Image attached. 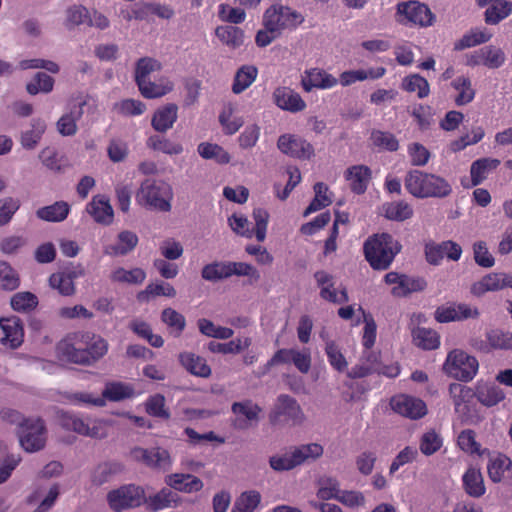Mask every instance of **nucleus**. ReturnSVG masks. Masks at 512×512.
Wrapping results in <instances>:
<instances>
[{
	"label": "nucleus",
	"instance_id": "e2e57ef3",
	"mask_svg": "<svg viewBox=\"0 0 512 512\" xmlns=\"http://www.w3.org/2000/svg\"><path fill=\"white\" fill-rule=\"evenodd\" d=\"M293 452L298 465H301L305 461L319 458L323 454V447L318 443H310L296 447Z\"/></svg>",
	"mask_w": 512,
	"mask_h": 512
},
{
	"label": "nucleus",
	"instance_id": "dca6fc26",
	"mask_svg": "<svg viewBox=\"0 0 512 512\" xmlns=\"http://www.w3.org/2000/svg\"><path fill=\"white\" fill-rule=\"evenodd\" d=\"M281 417L292 421L293 424H300L305 418L297 401L288 395H280L277 398L271 419L273 422H277Z\"/></svg>",
	"mask_w": 512,
	"mask_h": 512
},
{
	"label": "nucleus",
	"instance_id": "6e6552de",
	"mask_svg": "<svg viewBox=\"0 0 512 512\" xmlns=\"http://www.w3.org/2000/svg\"><path fill=\"white\" fill-rule=\"evenodd\" d=\"M405 188L407 192H450L444 179L418 170L407 173Z\"/></svg>",
	"mask_w": 512,
	"mask_h": 512
},
{
	"label": "nucleus",
	"instance_id": "cd10ccee",
	"mask_svg": "<svg viewBox=\"0 0 512 512\" xmlns=\"http://www.w3.org/2000/svg\"><path fill=\"white\" fill-rule=\"evenodd\" d=\"M477 400L486 407H492L505 399L502 388L493 383L479 384L475 392Z\"/></svg>",
	"mask_w": 512,
	"mask_h": 512
},
{
	"label": "nucleus",
	"instance_id": "4be33fe9",
	"mask_svg": "<svg viewBox=\"0 0 512 512\" xmlns=\"http://www.w3.org/2000/svg\"><path fill=\"white\" fill-rule=\"evenodd\" d=\"M165 483L170 489L187 494L198 492L204 486L200 478L188 473L169 474L165 477Z\"/></svg>",
	"mask_w": 512,
	"mask_h": 512
},
{
	"label": "nucleus",
	"instance_id": "69168bd1",
	"mask_svg": "<svg viewBox=\"0 0 512 512\" xmlns=\"http://www.w3.org/2000/svg\"><path fill=\"white\" fill-rule=\"evenodd\" d=\"M109 507L115 512H121L128 507V487L121 486L110 491L107 495Z\"/></svg>",
	"mask_w": 512,
	"mask_h": 512
},
{
	"label": "nucleus",
	"instance_id": "c756f323",
	"mask_svg": "<svg viewBox=\"0 0 512 512\" xmlns=\"http://www.w3.org/2000/svg\"><path fill=\"white\" fill-rule=\"evenodd\" d=\"M141 94L148 99L159 98L173 89V83L167 77H160L152 81L151 79L138 85Z\"/></svg>",
	"mask_w": 512,
	"mask_h": 512
},
{
	"label": "nucleus",
	"instance_id": "a18cd8bd",
	"mask_svg": "<svg viewBox=\"0 0 512 512\" xmlns=\"http://www.w3.org/2000/svg\"><path fill=\"white\" fill-rule=\"evenodd\" d=\"M382 212L387 219L394 221H404L413 214L412 208L402 201L384 204Z\"/></svg>",
	"mask_w": 512,
	"mask_h": 512
},
{
	"label": "nucleus",
	"instance_id": "c85d7f7f",
	"mask_svg": "<svg viewBox=\"0 0 512 512\" xmlns=\"http://www.w3.org/2000/svg\"><path fill=\"white\" fill-rule=\"evenodd\" d=\"M180 500L177 493L169 488H163L153 496L148 497L147 507L152 511H160L177 507Z\"/></svg>",
	"mask_w": 512,
	"mask_h": 512
},
{
	"label": "nucleus",
	"instance_id": "b1692460",
	"mask_svg": "<svg viewBox=\"0 0 512 512\" xmlns=\"http://www.w3.org/2000/svg\"><path fill=\"white\" fill-rule=\"evenodd\" d=\"M86 210L97 223L109 225L113 220V209L104 195H96Z\"/></svg>",
	"mask_w": 512,
	"mask_h": 512
},
{
	"label": "nucleus",
	"instance_id": "5fc2aeb1",
	"mask_svg": "<svg viewBox=\"0 0 512 512\" xmlns=\"http://www.w3.org/2000/svg\"><path fill=\"white\" fill-rule=\"evenodd\" d=\"M11 307L17 312H29L38 305V298L35 294L24 291L14 294L11 298Z\"/></svg>",
	"mask_w": 512,
	"mask_h": 512
},
{
	"label": "nucleus",
	"instance_id": "864d4df0",
	"mask_svg": "<svg viewBox=\"0 0 512 512\" xmlns=\"http://www.w3.org/2000/svg\"><path fill=\"white\" fill-rule=\"evenodd\" d=\"M511 466V459L503 454H499L492 458L488 464V474L490 479L495 483L500 482L504 473L509 470Z\"/></svg>",
	"mask_w": 512,
	"mask_h": 512
},
{
	"label": "nucleus",
	"instance_id": "7c9ffc66",
	"mask_svg": "<svg viewBox=\"0 0 512 512\" xmlns=\"http://www.w3.org/2000/svg\"><path fill=\"white\" fill-rule=\"evenodd\" d=\"M175 295L176 290L170 283L158 280L148 284L144 290L140 291L137 294V300L145 303L158 296L173 298Z\"/></svg>",
	"mask_w": 512,
	"mask_h": 512
},
{
	"label": "nucleus",
	"instance_id": "20e7f679",
	"mask_svg": "<svg viewBox=\"0 0 512 512\" xmlns=\"http://www.w3.org/2000/svg\"><path fill=\"white\" fill-rule=\"evenodd\" d=\"M478 360L461 349L451 350L443 364V371L459 381L469 382L477 374Z\"/></svg>",
	"mask_w": 512,
	"mask_h": 512
},
{
	"label": "nucleus",
	"instance_id": "0e129e2a",
	"mask_svg": "<svg viewBox=\"0 0 512 512\" xmlns=\"http://www.w3.org/2000/svg\"><path fill=\"white\" fill-rule=\"evenodd\" d=\"M202 278L207 281H218L229 278L228 262H214L202 269Z\"/></svg>",
	"mask_w": 512,
	"mask_h": 512
},
{
	"label": "nucleus",
	"instance_id": "39448f33",
	"mask_svg": "<svg viewBox=\"0 0 512 512\" xmlns=\"http://www.w3.org/2000/svg\"><path fill=\"white\" fill-rule=\"evenodd\" d=\"M20 446L29 453L42 450L47 441V428L40 418L23 419L18 425Z\"/></svg>",
	"mask_w": 512,
	"mask_h": 512
},
{
	"label": "nucleus",
	"instance_id": "9d476101",
	"mask_svg": "<svg viewBox=\"0 0 512 512\" xmlns=\"http://www.w3.org/2000/svg\"><path fill=\"white\" fill-rule=\"evenodd\" d=\"M280 363H293L299 372L306 374L311 368L310 349L303 348L299 350L291 348L278 350L265 365L263 373L267 372L272 366Z\"/></svg>",
	"mask_w": 512,
	"mask_h": 512
},
{
	"label": "nucleus",
	"instance_id": "5701e85b",
	"mask_svg": "<svg viewBox=\"0 0 512 512\" xmlns=\"http://www.w3.org/2000/svg\"><path fill=\"white\" fill-rule=\"evenodd\" d=\"M344 178L351 192H366L372 179V171L366 165H353L345 170Z\"/></svg>",
	"mask_w": 512,
	"mask_h": 512
},
{
	"label": "nucleus",
	"instance_id": "f257e3e1",
	"mask_svg": "<svg viewBox=\"0 0 512 512\" xmlns=\"http://www.w3.org/2000/svg\"><path fill=\"white\" fill-rule=\"evenodd\" d=\"M107 352V343L100 336L85 333L76 343L60 342L57 354L63 361L76 364H90Z\"/></svg>",
	"mask_w": 512,
	"mask_h": 512
},
{
	"label": "nucleus",
	"instance_id": "79ce46f5",
	"mask_svg": "<svg viewBox=\"0 0 512 512\" xmlns=\"http://www.w3.org/2000/svg\"><path fill=\"white\" fill-rule=\"evenodd\" d=\"M401 88L409 93H417L418 98L422 99L430 94V85L428 81L420 74H410L403 78Z\"/></svg>",
	"mask_w": 512,
	"mask_h": 512
},
{
	"label": "nucleus",
	"instance_id": "4468645a",
	"mask_svg": "<svg viewBox=\"0 0 512 512\" xmlns=\"http://www.w3.org/2000/svg\"><path fill=\"white\" fill-rule=\"evenodd\" d=\"M462 255V248L454 241L447 240L439 244L430 242L425 245V257L429 264L439 265L444 257L458 261Z\"/></svg>",
	"mask_w": 512,
	"mask_h": 512
},
{
	"label": "nucleus",
	"instance_id": "ddd939ff",
	"mask_svg": "<svg viewBox=\"0 0 512 512\" xmlns=\"http://www.w3.org/2000/svg\"><path fill=\"white\" fill-rule=\"evenodd\" d=\"M231 410L235 416L233 426L237 430H247L259 422L261 408L251 400L235 402Z\"/></svg>",
	"mask_w": 512,
	"mask_h": 512
},
{
	"label": "nucleus",
	"instance_id": "774afa93",
	"mask_svg": "<svg viewBox=\"0 0 512 512\" xmlns=\"http://www.w3.org/2000/svg\"><path fill=\"white\" fill-rule=\"evenodd\" d=\"M159 251L164 259L173 261L183 255L184 249L179 241L173 238H167L160 243Z\"/></svg>",
	"mask_w": 512,
	"mask_h": 512
},
{
	"label": "nucleus",
	"instance_id": "aec40b11",
	"mask_svg": "<svg viewBox=\"0 0 512 512\" xmlns=\"http://www.w3.org/2000/svg\"><path fill=\"white\" fill-rule=\"evenodd\" d=\"M274 103L282 110L297 113L306 108V103L299 93L290 87H277L273 92Z\"/></svg>",
	"mask_w": 512,
	"mask_h": 512
},
{
	"label": "nucleus",
	"instance_id": "4d7b16f0",
	"mask_svg": "<svg viewBox=\"0 0 512 512\" xmlns=\"http://www.w3.org/2000/svg\"><path fill=\"white\" fill-rule=\"evenodd\" d=\"M54 79L44 72L36 73L33 81L26 85V90L30 95H36L40 92L49 93L53 90Z\"/></svg>",
	"mask_w": 512,
	"mask_h": 512
},
{
	"label": "nucleus",
	"instance_id": "ea45409f",
	"mask_svg": "<svg viewBox=\"0 0 512 512\" xmlns=\"http://www.w3.org/2000/svg\"><path fill=\"white\" fill-rule=\"evenodd\" d=\"M492 34L486 29H472L455 42L454 50L461 51L488 42Z\"/></svg>",
	"mask_w": 512,
	"mask_h": 512
},
{
	"label": "nucleus",
	"instance_id": "1a4fd4ad",
	"mask_svg": "<svg viewBox=\"0 0 512 512\" xmlns=\"http://www.w3.org/2000/svg\"><path fill=\"white\" fill-rule=\"evenodd\" d=\"M130 457L151 469L162 472L169 471L173 464L170 452L163 447L134 448L130 450Z\"/></svg>",
	"mask_w": 512,
	"mask_h": 512
},
{
	"label": "nucleus",
	"instance_id": "423d86ee",
	"mask_svg": "<svg viewBox=\"0 0 512 512\" xmlns=\"http://www.w3.org/2000/svg\"><path fill=\"white\" fill-rule=\"evenodd\" d=\"M263 19L280 35L283 31L296 30L305 21V17L300 12L282 4H274L268 7L263 14Z\"/></svg>",
	"mask_w": 512,
	"mask_h": 512
},
{
	"label": "nucleus",
	"instance_id": "f03ea898",
	"mask_svg": "<svg viewBox=\"0 0 512 512\" xmlns=\"http://www.w3.org/2000/svg\"><path fill=\"white\" fill-rule=\"evenodd\" d=\"M401 245L387 234L374 235L364 243V253L372 268L385 270L400 252Z\"/></svg>",
	"mask_w": 512,
	"mask_h": 512
},
{
	"label": "nucleus",
	"instance_id": "37998d69",
	"mask_svg": "<svg viewBox=\"0 0 512 512\" xmlns=\"http://www.w3.org/2000/svg\"><path fill=\"white\" fill-rule=\"evenodd\" d=\"M252 343L251 338H236L226 343L210 342L209 350L214 353L238 354L247 349Z\"/></svg>",
	"mask_w": 512,
	"mask_h": 512
},
{
	"label": "nucleus",
	"instance_id": "052dcab7",
	"mask_svg": "<svg viewBox=\"0 0 512 512\" xmlns=\"http://www.w3.org/2000/svg\"><path fill=\"white\" fill-rule=\"evenodd\" d=\"M442 444L443 439L440 434L435 430H429L422 435L419 448L424 455L430 456L436 453Z\"/></svg>",
	"mask_w": 512,
	"mask_h": 512
},
{
	"label": "nucleus",
	"instance_id": "6ab92c4d",
	"mask_svg": "<svg viewBox=\"0 0 512 512\" xmlns=\"http://www.w3.org/2000/svg\"><path fill=\"white\" fill-rule=\"evenodd\" d=\"M505 287L512 288V274L490 273L472 285L471 293L481 296L486 292L497 291Z\"/></svg>",
	"mask_w": 512,
	"mask_h": 512
},
{
	"label": "nucleus",
	"instance_id": "f8f14e48",
	"mask_svg": "<svg viewBox=\"0 0 512 512\" xmlns=\"http://www.w3.org/2000/svg\"><path fill=\"white\" fill-rule=\"evenodd\" d=\"M384 281L392 285L391 293L395 297H404L412 292H419L426 288V281L423 278L409 277L397 272H389L385 275Z\"/></svg>",
	"mask_w": 512,
	"mask_h": 512
},
{
	"label": "nucleus",
	"instance_id": "8fccbe9b",
	"mask_svg": "<svg viewBox=\"0 0 512 512\" xmlns=\"http://www.w3.org/2000/svg\"><path fill=\"white\" fill-rule=\"evenodd\" d=\"M491 351L512 350V334L500 329H492L486 332Z\"/></svg>",
	"mask_w": 512,
	"mask_h": 512
},
{
	"label": "nucleus",
	"instance_id": "bb28decb",
	"mask_svg": "<svg viewBox=\"0 0 512 512\" xmlns=\"http://www.w3.org/2000/svg\"><path fill=\"white\" fill-rule=\"evenodd\" d=\"M500 160L491 157H484L475 160L470 167L471 181L474 186L482 183L488 175L500 165Z\"/></svg>",
	"mask_w": 512,
	"mask_h": 512
},
{
	"label": "nucleus",
	"instance_id": "4c0bfd02",
	"mask_svg": "<svg viewBox=\"0 0 512 512\" xmlns=\"http://www.w3.org/2000/svg\"><path fill=\"white\" fill-rule=\"evenodd\" d=\"M162 64L151 57H143L139 59L135 67V81L137 85L148 81L152 78V75L156 72H160Z\"/></svg>",
	"mask_w": 512,
	"mask_h": 512
},
{
	"label": "nucleus",
	"instance_id": "de8ad7c7",
	"mask_svg": "<svg viewBox=\"0 0 512 512\" xmlns=\"http://www.w3.org/2000/svg\"><path fill=\"white\" fill-rule=\"evenodd\" d=\"M200 332L208 337L226 340L233 336L234 331L231 328L217 326L212 321L202 318L198 321Z\"/></svg>",
	"mask_w": 512,
	"mask_h": 512
},
{
	"label": "nucleus",
	"instance_id": "13d9d810",
	"mask_svg": "<svg viewBox=\"0 0 512 512\" xmlns=\"http://www.w3.org/2000/svg\"><path fill=\"white\" fill-rule=\"evenodd\" d=\"M165 401V397L162 394L150 396L145 403L146 412L153 417L161 419L170 418V412L165 405Z\"/></svg>",
	"mask_w": 512,
	"mask_h": 512
},
{
	"label": "nucleus",
	"instance_id": "49530a36",
	"mask_svg": "<svg viewBox=\"0 0 512 512\" xmlns=\"http://www.w3.org/2000/svg\"><path fill=\"white\" fill-rule=\"evenodd\" d=\"M261 501L258 491L250 490L243 492L235 501L231 512H254Z\"/></svg>",
	"mask_w": 512,
	"mask_h": 512
},
{
	"label": "nucleus",
	"instance_id": "393cba45",
	"mask_svg": "<svg viewBox=\"0 0 512 512\" xmlns=\"http://www.w3.org/2000/svg\"><path fill=\"white\" fill-rule=\"evenodd\" d=\"M451 88L457 92L454 102L457 106H464L471 103L476 95L469 76L461 75L454 78L450 83Z\"/></svg>",
	"mask_w": 512,
	"mask_h": 512
},
{
	"label": "nucleus",
	"instance_id": "58836bf2",
	"mask_svg": "<svg viewBox=\"0 0 512 512\" xmlns=\"http://www.w3.org/2000/svg\"><path fill=\"white\" fill-rule=\"evenodd\" d=\"M412 338L414 344L424 350H433L439 347L440 339L436 331L417 327L412 331Z\"/></svg>",
	"mask_w": 512,
	"mask_h": 512
},
{
	"label": "nucleus",
	"instance_id": "412c9836",
	"mask_svg": "<svg viewBox=\"0 0 512 512\" xmlns=\"http://www.w3.org/2000/svg\"><path fill=\"white\" fill-rule=\"evenodd\" d=\"M0 327L3 332L1 342L5 346L15 349L22 344L24 331L21 320L18 317L1 318Z\"/></svg>",
	"mask_w": 512,
	"mask_h": 512
},
{
	"label": "nucleus",
	"instance_id": "2f4dec72",
	"mask_svg": "<svg viewBox=\"0 0 512 512\" xmlns=\"http://www.w3.org/2000/svg\"><path fill=\"white\" fill-rule=\"evenodd\" d=\"M512 14V1L495 0L484 12V20L488 25H497Z\"/></svg>",
	"mask_w": 512,
	"mask_h": 512
},
{
	"label": "nucleus",
	"instance_id": "3c124183",
	"mask_svg": "<svg viewBox=\"0 0 512 512\" xmlns=\"http://www.w3.org/2000/svg\"><path fill=\"white\" fill-rule=\"evenodd\" d=\"M370 139L373 146L381 150L395 152L399 148V141L391 132L373 130Z\"/></svg>",
	"mask_w": 512,
	"mask_h": 512
},
{
	"label": "nucleus",
	"instance_id": "bf43d9fd",
	"mask_svg": "<svg viewBox=\"0 0 512 512\" xmlns=\"http://www.w3.org/2000/svg\"><path fill=\"white\" fill-rule=\"evenodd\" d=\"M148 146L154 150L161 151L169 155L182 153L183 147L180 143H175L162 136H151L148 139Z\"/></svg>",
	"mask_w": 512,
	"mask_h": 512
},
{
	"label": "nucleus",
	"instance_id": "603ef678",
	"mask_svg": "<svg viewBox=\"0 0 512 512\" xmlns=\"http://www.w3.org/2000/svg\"><path fill=\"white\" fill-rule=\"evenodd\" d=\"M69 212V206L65 202H56L53 205L43 207L37 211V215L39 218L51 221V222H59L64 220Z\"/></svg>",
	"mask_w": 512,
	"mask_h": 512
},
{
	"label": "nucleus",
	"instance_id": "9b49d317",
	"mask_svg": "<svg viewBox=\"0 0 512 512\" xmlns=\"http://www.w3.org/2000/svg\"><path fill=\"white\" fill-rule=\"evenodd\" d=\"M277 147L283 154L299 160H310L314 156L313 145L295 134L279 136Z\"/></svg>",
	"mask_w": 512,
	"mask_h": 512
},
{
	"label": "nucleus",
	"instance_id": "09e8293b",
	"mask_svg": "<svg viewBox=\"0 0 512 512\" xmlns=\"http://www.w3.org/2000/svg\"><path fill=\"white\" fill-rule=\"evenodd\" d=\"M325 353L329 364L338 372H347L348 362L341 352L339 346L334 341H327L325 344Z\"/></svg>",
	"mask_w": 512,
	"mask_h": 512
},
{
	"label": "nucleus",
	"instance_id": "6e6d98bb",
	"mask_svg": "<svg viewBox=\"0 0 512 512\" xmlns=\"http://www.w3.org/2000/svg\"><path fill=\"white\" fill-rule=\"evenodd\" d=\"M18 273L5 261H0V289L12 291L19 287Z\"/></svg>",
	"mask_w": 512,
	"mask_h": 512
},
{
	"label": "nucleus",
	"instance_id": "c9c22d12",
	"mask_svg": "<svg viewBox=\"0 0 512 512\" xmlns=\"http://www.w3.org/2000/svg\"><path fill=\"white\" fill-rule=\"evenodd\" d=\"M215 34L223 44L231 49H237L244 43V31L237 26H218Z\"/></svg>",
	"mask_w": 512,
	"mask_h": 512
},
{
	"label": "nucleus",
	"instance_id": "c03bdc74",
	"mask_svg": "<svg viewBox=\"0 0 512 512\" xmlns=\"http://www.w3.org/2000/svg\"><path fill=\"white\" fill-rule=\"evenodd\" d=\"M49 285L63 296H72L75 293L74 275L72 273L57 272L49 277Z\"/></svg>",
	"mask_w": 512,
	"mask_h": 512
},
{
	"label": "nucleus",
	"instance_id": "72a5a7b5",
	"mask_svg": "<svg viewBox=\"0 0 512 512\" xmlns=\"http://www.w3.org/2000/svg\"><path fill=\"white\" fill-rule=\"evenodd\" d=\"M258 76V69L254 65L241 66L234 76L232 84V92L240 94L249 88Z\"/></svg>",
	"mask_w": 512,
	"mask_h": 512
},
{
	"label": "nucleus",
	"instance_id": "a878e982",
	"mask_svg": "<svg viewBox=\"0 0 512 512\" xmlns=\"http://www.w3.org/2000/svg\"><path fill=\"white\" fill-rule=\"evenodd\" d=\"M178 107L174 103L158 108L152 118V126L158 132H166L177 120Z\"/></svg>",
	"mask_w": 512,
	"mask_h": 512
},
{
	"label": "nucleus",
	"instance_id": "2eb2a0df",
	"mask_svg": "<svg viewBox=\"0 0 512 512\" xmlns=\"http://www.w3.org/2000/svg\"><path fill=\"white\" fill-rule=\"evenodd\" d=\"M390 405L396 413L414 420L420 419L427 414V407L424 401L406 394L392 397Z\"/></svg>",
	"mask_w": 512,
	"mask_h": 512
},
{
	"label": "nucleus",
	"instance_id": "f704fd0d",
	"mask_svg": "<svg viewBox=\"0 0 512 512\" xmlns=\"http://www.w3.org/2000/svg\"><path fill=\"white\" fill-rule=\"evenodd\" d=\"M179 360L182 366L191 374L198 377H209L211 369L206 361L193 353L185 352L180 354Z\"/></svg>",
	"mask_w": 512,
	"mask_h": 512
},
{
	"label": "nucleus",
	"instance_id": "e433bc0d",
	"mask_svg": "<svg viewBox=\"0 0 512 512\" xmlns=\"http://www.w3.org/2000/svg\"><path fill=\"white\" fill-rule=\"evenodd\" d=\"M138 203L151 211L168 212L171 209V194H137Z\"/></svg>",
	"mask_w": 512,
	"mask_h": 512
},
{
	"label": "nucleus",
	"instance_id": "473e14b6",
	"mask_svg": "<svg viewBox=\"0 0 512 512\" xmlns=\"http://www.w3.org/2000/svg\"><path fill=\"white\" fill-rule=\"evenodd\" d=\"M463 487L468 495L479 498L484 495L486 488L479 469L469 468L462 477Z\"/></svg>",
	"mask_w": 512,
	"mask_h": 512
},
{
	"label": "nucleus",
	"instance_id": "f3484780",
	"mask_svg": "<svg viewBox=\"0 0 512 512\" xmlns=\"http://www.w3.org/2000/svg\"><path fill=\"white\" fill-rule=\"evenodd\" d=\"M479 311L467 304H451L438 307L435 311V319L440 323L461 321L469 318H477Z\"/></svg>",
	"mask_w": 512,
	"mask_h": 512
},
{
	"label": "nucleus",
	"instance_id": "a211bd4d",
	"mask_svg": "<svg viewBox=\"0 0 512 512\" xmlns=\"http://www.w3.org/2000/svg\"><path fill=\"white\" fill-rule=\"evenodd\" d=\"M338 84V79L320 68H311L304 72L301 86L305 92L313 89H330Z\"/></svg>",
	"mask_w": 512,
	"mask_h": 512
},
{
	"label": "nucleus",
	"instance_id": "338daca9",
	"mask_svg": "<svg viewBox=\"0 0 512 512\" xmlns=\"http://www.w3.org/2000/svg\"><path fill=\"white\" fill-rule=\"evenodd\" d=\"M481 51L484 66L490 69H497L504 64L505 54L500 48L488 46L481 49Z\"/></svg>",
	"mask_w": 512,
	"mask_h": 512
},
{
	"label": "nucleus",
	"instance_id": "a19ab883",
	"mask_svg": "<svg viewBox=\"0 0 512 512\" xmlns=\"http://www.w3.org/2000/svg\"><path fill=\"white\" fill-rule=\"evenodd\" d=\"M197 150L202 158L214 160L218 164H228L231 159L230 154L218 144L202 142Z\"/></svg>",
	"mask_w": 512,
	"mask_h": 512
},
{
	"label": "nucleus",
	"instance_id": "0eeeda50",
	"mask_svg": "<svg viewBox=\"0 0 512 512\" xmlns=\"http://www.w3.org/2000/svg\"><path fill=\"white\" fill-rule=\"evenodd\" d=\"M60 423L63 428L92 438H104L107 436V424L105 421L83 418L68 412L60 414Z\"/></svg>",
	"mask_w": 512,
	"mask_h": 512
},
{
	"label": "nucleus",
	"instance_id": "7ed1b4c3",
	"mask_svg": "<svg viewBox=\"0 0 512 512\" xmlns=\"http://www.w3.org/2000/svg\"><path fill=\"white\" fill-rule=\"evenodd\" d=\"M395 20L406 27L427 28L436 21V15L425 3L416 0L399 2L396 6Z\"/></svg>",
	"mask_w": 512,
	"mask_h": 512
},
{
	"label": "nucleus",
	"instance_id": "680f3d73",
	"mask_svg": "<svg viewBox=\"0 0 512 512\" xmlns=\"http://www.w3.org/2000/svg\"><path fill=\"white\" fill-rule=\"evenodd\" d=\"M340 483L337 479L328 477L319 481L317 497L321 500L335 499L338 501L340 494Z\"/></svg>",
	"mask_w": 512,
	"mask_h": 512
}]
</instances>
